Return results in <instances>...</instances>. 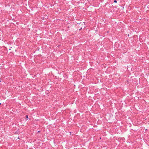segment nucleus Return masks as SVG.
<instances>
[{
  "label": "nucleus",
  "instance_id": "20e7f679",
  "mask_svg": "<svg viewBox=\"0 0 149 149\" xmlns=\"http://www.w3.org/2000/svg\"><path fill=\"white\" fill-rule=\"evenodd\" d=\"M18 139H19V136L18 137Z\"/></svg>",
  "mask_w": 149,
  "mask_h": 149
},
{
  "label": "nucleus",
  "instance_id": "f257e3e1",
  "mask_svg": "<svg viewBox=\"0 0 149 149\" xmlns=\"http://www.w3.org/2000/svg\"><path fill=\"white\" fill-rule=\"evenodd\" d=\"M117 0H114V3H117Z\"/></svg>",
  "mask_w": 149,
  "mask_h": 149
},
{
  "label": "nucleus",
  "instance_id": "7ed1b4c3",
  "mask_svg": "<svg viewBox=\"0 0 149 149\" xmlns=\"http://www.w3.org/2000/svg\"><path fill=\"white\" fill-rule=\"evenodd\" d=\"M82 29V28H81L79 30V31L81 30Z\"/></svg>",
  "mask_w": 149,
  "mask_h": 149
},
{
  "label": "nucleus",
  "instance_id": "f03ea898",
  "mask_svg": "<svg viewBox=\"0 0 149 149\" xmlns=\"http://www.w3.org/2000/svg\"><path fill=\"white\" fill-rule=\"evenodd\" d=\"M26 118H28V115H26Z\"/></svg>",
  "mask_w": 149,
  "mask_h": 149
},
{
  "label": "nucleus",
  "instance_id": "39448f33",
  "mask_svg": "<svg viewBox=\"0 0 149 149\" xmlns=\"http://www.w3.org/2000/svg\"><path fill=\"white\" fill-rule=\"evenodd\" d=\"M40 132V131H39L38 132Z\"/></svg>",
  "mask_w": 149,
  "mask_h": 149
}]
</instances>
